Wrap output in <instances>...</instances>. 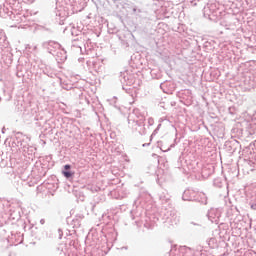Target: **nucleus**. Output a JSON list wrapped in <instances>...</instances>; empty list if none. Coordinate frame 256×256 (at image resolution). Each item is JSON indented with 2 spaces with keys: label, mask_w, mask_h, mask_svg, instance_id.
<instances>
[{
  "label": "nucleus",
  "mask_w": 256,
  "mask_h": 256,
  "mask_svg": "<svg viewBox=\"0 0 256 256\" xmlns=\"http://www.w3.org/2000/svg\"><path fill=\"white\" fill-rule=\"evenodd\" d=\"M62 174L64 175V177H66V179L73 177V173L69 171H63Z\"/></svg>",
  "instance_id": "nucleus-1"
},
{
  "label": "nucleus",
  "mask_w": 256,
  "mask_h": 256,
  "mask_svg": "<svg viewBox=\"0 0 256 256\" xmlns=\"http://www.w3.org/2000/svg\"><path fill=\"white\" fill-rule=\"evenodd\" d=\"M64 169H65L66 171H69V169H71V165H69V164L65 165V166H64Z\"/></svg>",
  "instance_id": "nucleus-2"
},
{
  "label": "nucleus",
  "mask_w": 256,
  "mask_h": 256,
  "mask_svg": "<svg viewBox=\"0 0 256 256\" xmlns=\"http://www.w3.org/2000/svg\"><path fill=\"white\" fill-rule=\"evenodd\" d=\"M251 209H253L254 211H256V204H253V205L251 206Z\"/></svg>",
  "instance_id": "nucleus-3"
},
{
  "label": "nucleus",
  "mask_w": 256,
  "mask_h": 256,
  "mask_svg": "<svg viewBox=\"0 0 256 256\" xmlns=\"http://www.w3.org/2000/svg\"><path fill=\"white\" fill-rule=\"evenodd\" d=\"M113 1H119V0H113Z\"/></svg>",
  "instance_id": "nucleus-4"
}]
</instances>
